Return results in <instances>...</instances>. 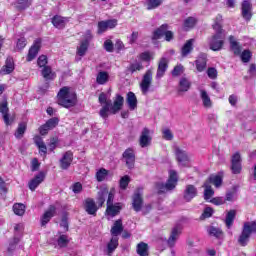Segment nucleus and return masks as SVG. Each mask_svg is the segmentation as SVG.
<instances>
[{
	"label": "nucleus",
	"mask_w": 256,
	"mask_h": 256,
	"mask_svg": "<svg viewBox=\"0 0 256 256\" xmlns=\"http://www.w3.org/2000/svg\"><path fill=\"white\" fill-rule=\"evenodd\" d=\"M212 27L216 33L209 38V47L212 51H221L223 49V45H225V34H223V28L219 23H215Z\"/></svg>",
	"instance_id": "obj_1"
},
{
	"label": "nucleus",
	"mask_w": 256,
	"mask_h": 256,
	"mask_svg": "<svg viewBox=\"0 0 256 256\" xmlns=\"http://www.w3.org/2000/svg\"><path fill=\"white\" fill-rule=\"evenodd\" d=\"M58 105L69 109V107H75L77 105V94L70 92L69 87L65 86L58 92Z\"/></svg>",
	"instance_id": "obj_2"
},
{
	"label": "nucleus",
	"mask_w": 256,
	"mask_h": 256,
	"mask_svg": "<svg viewBox=\"0 0 256 256\" xmlns=\"http://www.w3.org/2000/svg\"><path fill=\"white\" fill-rule=\"evenodd\" d=\"M179 183V175L175 170L168 171V180L166 183L161 185V193L162 195H167V193H173L177 188Z\"/></svg>",
	"instance_id": "obj_3"
},
{
	"label": "nucleus",
	"mask_w": 256,
	"mask_h": 256,
	"mask_svg": "<svg viewBox=\"0 0 256 256\" xmlns=\"http://www.w3.org/2000/svg\"><path fill=\"white\" fill-rule=\"evenodd\" d=\"M182 231L183 229L179 225H176L172 228L169 238L164 241L169 249H173V247H175L177 240L181 236Z\"/></svg>",
	"instance_id": "obj_4"
},
{
	"label": "nucleus",
	"mask_w": 256,
	"mask_h": 256,
	"mask_svg": "<svg viewBox=\"0 0 256 256\" xmlns=\"http://www.w3.org/2000/svg\"><path fill=\"white\" fill-rule=\"evenodd\" d=\"M132 207L136 213L143 209V188H138L132 197Z\"/></svg>",
	"instance_id": "obj_5"
},
{
	"label": "nucleus",
	"mask_w": 256,
	"mask_h": 256,
	"mask_svg": "<svg viewBox=\"0 0 256 256\" xmlns=\"http://www.w3.org/2000/svg\"><path fill=\"white\" fill-rule=\"evenodd\" d=\"M241 153L239 152H235L233 155H232V158H231V166H230V169L233 173V175H239L243 169V166L241 165Z\"/></svg>",
	"instance_id": "obj_6"
},
{
	"label": "nucleus",
	"mask_w": 256,
	"mask_h": 256,
	"mask_svg": "<svg viewBox=\"0 0 256 256\" xmlns=\"http://www.w3.org/2000/svg\"><path fill=\"white\" fill-rule=\"evenodd\" d=\"M199 194L197 187L193 184H187L183 191V199L186 203H191L195 197Z\"/></svg>",
	"instance_id": "obj_7"
},
{
	"label": "nucleus",
	"mask_w": 256,
	"mask_h": 256,
	"mask_svg": "<svg viewBox=\"0 0 256 256\" xmlns=\"http://www.w3.org/2000/svg\"><path fill=\"white\" fill-rule=\"evenodd\" d=\"M174 152L179 165L181 167H189V162L191 160L189 159V155H187V152L179 147H175Z\"/></svg>",
	"instance_id": "obj_8"
},
{
	"label": "nucleus",
	"mask_w": 256,
	"mask_h": 256,
	"mask_svg": "<svg viewBox=\"0 0 256 256\" xmlns=\"http://www.w3.org/2000/svg\"><path fill=\"white\" fill-rule=\"evenodd\" d=\"M122 158L124 159L128 169H133V167H135V150H133V148H127L123 152Z\"/></svg>",
	"instance_id": "obj_9"
},
{
	"label": "nucleus",
	"mask_w": 256,
	"mask_h": 256,
	"mask_svg": "<svg viewBox=\"0 0 256 256\" xmlns=\"http://www.w3.org/2000/svg\"><path fill=\"white\" fill-rule=\"evenodd\" d=\"M242 17L245 21H251V17H253V4L251 1L244 0L241 4Z\"/></svg>",
	"instance_id": "obj_10"
},
{
	"label": "nucleus",
	"mask_w": 256,
	"mask_h": 256,
	"mask_svg": "<svg viewBox=\"0 0 256 256\" xmlns=\"http://www.w3.org/2000/svg\"><path fill=\"white\" fill-rule=\"evenodd\" d=\"M151 81H153V72L147 70L144 74L142 82L140 83V89L144 95H147L149 87H151Z\"/></svg>",
	"instance_id": "obj_11"
},
{
	"label": "nucleus",
	"mask_w": 256,
	"mask_h": 256,
	"mask_svg": "<svg viewBox=\"0 0 256 256\" xmlns=\"http://www.w3.org/2000/svg\"><path fill=\"white\" fill-rule=\"evenodd\" d=\"M117 27V20H105L98 22V35H102V33H105L107 29H115Z\"/></svg>",
	"instance_id": "obj_12"
},
{
	"label": "nucleus",
	"mask_w": 256,
	"mask_h": 256,
	"mask_svg": "<svg viewBox=\"0 0 256 256\" xmlns=\"http://www.w3.org/2000/svg\"><path fill=\"white\" fill-rule=\"evenodd\" d=\"M55 213H57V208L54 205H50L47 211L41 217V225L45 227L53 217H55Z\"/></svg>",
	"instance_id": "obj_13"
},
{
	"label": "nucleus",
	"mask_w": 256,
	"mask_h": 256,
	"mask_svg": "<svg viewBox=\"0 0 256 256\" xmlns=\"http://www.w3.org/2000/svg\"><path fill=\"white\" fill-rule=\"evenodd\" d=\"M73 163V152L67 151L63 154L62 158L60 159V169H63L66 171V169H69L71 167V164Z\"/></svg>",
	"instance_id": "obj_14"
},
{
	"label": "nucleus",
	"mask_w": 256,
	"mask_h": 256,
	"mask_svg": "<svg viewBox=\"0 0 256 256\" xmlns=\"http://www.w3.org/2000/svg\"><path fill=\"white\" fill-rule=\"evenodd\" d=\"M40 49H41V39H36L32 47L29 49L27 61H33V59L37 57Z\"/></svg>",
	"instance_id": "obj_15"
},
{
	"label": "nucleus",
	"mask_w": 256,
	"mask_h": 256,
	"mask_svg": "<svg viewBox=\"0 0 256 256\" xmlns=\"http://www.w3.org/2000/svg\"><path fill=\"white\" fill-rule=\"evenodd\" d=\"M124 102L125 99L123 98V96L117 94L113 105L110 106V113H112V115L119 113V111H121V108L123 107Z\"/></svg>",
	"instance_id": "obj_16"
},
{
	"label": "nucleus",
	"mask_w": 256,
	"mask_h": 256,
	"mask_svg": "<svg viewBox=\"0 0 256 256\" xmlns=\"http://www.w3.org/2000/svg\"><path fill=\"white\" fill-rule=\"evenodd\" d=\"M43 181H45V173L40 172L29 182V189L35 191Z\"/></svg>",
	"instance_id": "obj_17"
},
{
	"label": "nucleus",
	"mask_w": 256,
	"mask_h": 256,
	"mask_svg": "<svg viewBox=\"0 0 256 256\" xmlns=\"http://www.w3.org/2000/svg\"><path fill=\"white\" fill-rule=\"evenodd\" d=\"M67 23H69L68 17L56 15L52 18V24L56 29H65V25H67Z\"/></svg>",
	"instance_id": "obj_18"
},
{
	"label": "nucleus",
	"mask_w": 256,
	"mask_h": 256,
	"mask_svg": "<svg viewBox=\"0 0 256 256\" xmlns=\"http://www.w3.org/2000/svg\"><path fill=\"white\" fill-rule=\"evenodd\" d=\"M84 209L88 215H95V213H97V205L95 204V200H93V198H87L84 201Z\"/></svg>",
	"instance_id": "obj_19"
},
{
	"label": "nucleus",
	"mask_w": 256,
	"mask_h": 256,
	"mask_svg": "<svg viewBox=\"0 0 256 256\" xmlns=\"http://www.w3.org/2000/svg\"><path fill=\"white\" fill-rule=\"evenodd\" d=\"M15 71V64L13 62V58L8 57L6 59V64L0 70L1 75H9Z\"/></svg>",
	"instance_id": "obj_20"
},
{
	"label": "nucleus",
	"mask_w": 256,
	"mask_h": 256,
	"mask_svg": "<svg viewBox=\"0 0 256 256\" xmlns=\"http://www.w3.org/2000/svg\"><path fill=\"white\" fill-rule=\"evenodd\" d=\"M140 147L145 148L151 145V136H149V129L144 128L140 136Z\"/></svg>",
	"instance_id": "obj_21"
},
{
	"label": "nucleus",
	"mask_w": 256,
	"mask_h": 256,
	"mask_svg": "<svg viewBox=\"0 0 256 256\" xmlns=\"http://www.w3.org/2000/svg\"><path fill=\"white\" fill-rule=\"evenodd\" d=\"M189 89H191V81H189V79H187L186 77H182L178 85V95H181L182 93H187Z\"/></svg>",
	"instance_id": "obj_22"
},
{
	"label": "nucleus",
	"mask_w": 256,
	"mask_h": 256,
	"mask_svg": "<svg viewBox=\"0 0 256 256\" xmlns=\"http://www.w3.org/2000/svg\"><path fill=\"white\" fill-rule=\"evenodd\" d=\"M89 49V41L85 40L80 43V46L77 48L76 61H81V57H85V53Z\"/></svg>",
	"instance_id": "obj_23"
},
{
	"label": "nucleus",
	"mask_w": 256,
	"mask_h": 256,
	"mask_svg": "<svg viewBox=\"0 0 256 256\" xmlns=\"http://www.w3.org/2000/svg\"><path fill=\"white\" fill-rule=\"evenodd\" d=\"M122 231H123V220L118 219L114 222V224L110 230V233L114 237H119V235H121Z\"/></svg>",
	"instance_id": "obj_24"
},
{
	"label": "nucleus",
	"mask_w": 256,
	"mask_h": 256,
	"mask_svg": "<svg viewBox=\"0 0 256 256\" xmlns=\"http://www.w3.org/2000/svg\"><path fill=\"white\" fill-rule=\"evenodd\" d=\"M7 105V100H4L0 104V113L3 115L4 123L6 125H11V120H9V107Z\"/></svg>",
	"instance_id": "obj_25"
},
{
	"label": "nucleus",
	"mask_w": 256,
	"mask_h": 256,
	"mask_svg": "<svg viewBox=\"0 0 256 256\" xmlns=\"http://www.w3.org/2000/svg\"><path fill=\"white\" fill-rule=\"evenodd\" d=\"M249 237H251V235L249 234L248 226L243 227L238 238L239 245H241V247H246L247 243H249Z\"/></svg>",
	"instance_id": "obj_26"
},
{
	"label": "nucleus",
	"mask_w": 256,
	"mask_h": 256,
	"mask_svg": "<svg viewBox=\"0 0 256 256\" xmlns=\"http://www.w3.org/2000/svg\"><path fill=\"white\" fill-rule=\"evenodd\" d=\"M126 103L130 109V111H135L137 109V96H135V93L128 92L126 96Z\"/></svg>",
	"instance_id": "obj_27"
},
{
	"label": "nucleus",
	"mask_w": 256,
	"mask_h": 256,
	"mask_svg": "<svg viewBox=\"0 0 256 256\" xmlns=\"http://www.w3.org/2000/svg\"><path fill=\"white\" fill-rule=\"evenodd\" d=\"M200 99H202L203 107L206 109H211L213 107V102L211 101V97L205 90H200Z\"/></svg>",
	"instance_id": "obj_28"
},
{
	"label": "nucleus",
	"mask_w": 256,
	"mask_h": 256,
	"mask_svg": "<svg viewBox=\"0 0 256 256\" xmlns=\"http://www.w3.org/2000/svg\"><path fill=\"white\" fill-rule=\"evenodd\" d=\"M34 142L39 149V153L44 156L47 155V145L43 142V138H41V136H36Z\"/></svg>",
	"instance_id": "obj_29"
},
{
	"label": "nucleus",
	"mask_w": 256,
	"mask_h": 256,
	"mask_svg": "<svg viewBox=\"0 0 256 256\" xmlns=\"http://www.w3.org/2000/svg\"><path fill=\"white\" fill-rule=\"evenodd\" d=\"M117 247H119V238L113 236L107 244V255H113Z\"/></svg>",
	"instance_id": "obj_30"
},
{
	"label": "nucleus",
	"mask_w": 256,
	"mask_h": 256,
	"mask_svg": "<svg viewBox=\"0 0 256 256\" xmlns=\"http://www.w3.org/2000/svg\"><path fill=\"white\" fill-rule=\"evenodd\" d=\"M136 253L139 256H149V245L145 242H140L137 244Z\"/></svg>",
	"instance_id": "obj_31"
},
{
	"label": "nucleus",
	"mask_w": 256,
	"mask_h": 256,
	"mask_svg": "<svg viewBox=\"0 0 256 256\" xmlns=\"http://www.w3.org/2000/svg\"><path fill=\"white\" fill-rule=\"evenodd\" d=\"M193 43H195V39H189L184 46L182 47L181 53L182 57H187L189 53L193 51Z\"/></svg>",
	"instance_id": "obj_32"
},
{
	"label": "nucleus",
	"mask_w": 256,
	"mask_h": 256,
	"mask_svg": "<svg viewBox=\"0 0 256 256\" xmlns=\"http://www.w3.org/2000/svg\"><path fill=\"white\" fill-rule=\"evenodd\" d=\"M236 215H237V211L235 210H229L227 212L225 224L228 229H231V227H233V221H235Z\"/></svg>",
	"instance_id": "obj_33"
},
{
	"label": "nucleus",
	"mask_w": 256,
	"mask_h": 256,
	"mask_svg": "<svg viewBox=\"0 0 256 256\" xmlns=\"http://www.w3.org/2000/svg\"><path fill=\"white\" fill-rule=\"evenodd\" d=\"M230 49L234 53V55H241V45L238 44L237 41H235V37L230 36Z\"/></svg>",
	"instance_id": "obj_34"
},
{
	"label": "nucleus",
	"mask_w": 256,
	"mask_h": 256,
	"mask_svg": "<svg viewBox=\"0 0 256 256\" xmlns=\"http://www.w3.org/2000/svg\"><path fill=\"white\" fill-rule=\"evenodd\" d=\"M196 68L200 73L207 68V56L203 55L196 60Z\"/></svg>",
	"instance_id": "obj_35"
},
{
	"label": "nucleus",
	"mask_w": 256,
	"mask_h": 256,
	"mask_svg": "<svg viewBox=\"0 0 256 256\" xmlns=\"http://www.w3.org/2000/svg\"><path fill=\"white\" fill-rule=\"evenodd\" d=\"M205 188L204 190V199L205 201H209L213 195H215V191H213V188H211V184H209V181H206L203 185Z\"/></svg>",
	"instance_id": "obj_36"
},
{
	"label": "nucleus",
	"mask_w": 256,
	"mask_h": 256,
	"mask_svg": "<svg viewBox=\"0 0 256 256\" xmlns=\"http://www.w3.org/2000/svg\"><path fill=\"white\" fill-rule=\"evenodd\" d=\"M161 37H164L165 41H173V32L167 30V24L161 26Z\"/></svg>",
	"instance_id": "obj_37"
},
{
	"label": "nucleus",
	"mask_w": 256,
	"mask_h": 256,
	"mask_svg": "<svg viewBox=\"0 0 256 256\" xmlns=\"http://www.w3.org/2000/svg\"><path fill=\"white\" fill-rule=\"evenodd\" d=\"M109 81V73L101 71L96 77V82L98 85H105Z\"/></svg>",
	"instance_id": "obj_38"
},
{
	"label": "nucleus",
	"mask_w": 256,
	"mask_h": 256,
	"mask_svg": "<svg viewBox=\"0 0 256 256\" xmlns=\"http://www.w3.org/2000/svg\"><path fill=\"white\" fill-rule=\"evenodd\" d=\"M119 211H121V205L120 204H111L107 206V213L108 215H111L112 217H115V215L119 214Z\"/></svg>",
	"instance_id": "obj_39"
},
{
	"label": "nucleus",
	"mask_w": 256,
	"mask_h": 256,
	"mask_svg": "<svg viewBox=\"0 0 256 256\" xmlns=\"http://www.w3.org/2000/svg\"><path fill=\"white\" fill-rule=\"evenodd\" d=\"M25 131H27V124H25V122H22L18 125V128L15 132L16 139L23 138V135H25Z\"/></svg>",
	"instance_id": "obj_40"
},
{
	"label": "nucleus",
	"mask_w": 256,
	"mask_h": 256,
	"mask_svg": "<svg viewBox=\"0 0 256 256\" xmlns=\"http://www.w3.org/2000/svg\"><path fill=\"white\" fill-rule=\"evenodd\" d=\"M144 5L148 11H152L161 5V0H146Z\"/></svg>",
	"instance_id": "obj_41"
},
{
	"label": "nucleus",
	"mask_w": 256,
	"mask_h": 256,
	"mask_svg": "<svg viewBox=\"0 0 256 256\" xmlns=\"http://www.w3.org/2000/svg\"><path fill=\"white\" fill-rule=\"evenodd\" d=\"M32 0H18L16 2V8H18L19 11H25V9H28V7H31Z\"/></svg>",
	"instance_id": "obj_42"
},
{
	"label": "nucleus",
	"mask_w": 256,
	"mask_h": 256,
	"mask_svg": "<svg viewBox=\"0 0 256 256\" xmlns=\"http://www.w3.org/2000/svg\"><path fill=\"white\" fill-rule=\"evenodd\" d=\"M107 195H109V190L107 189H102L98 192V205L99 207H103L104 203H105V197H107Z\"/></svg>",
	"instance_id": "obj_43"
},
{
	"label": "nucleus",
	"mask_w": 256,
	"mask_h": 256,
	"mask_svg": "<svg viewBox=\"0 0 256 256\" xmlns=\"http://www.w3.org/2000/svg\"><path fill=\"white\" fill-rule=\"evenodd\" d=\"M206 181H208L209 185L212 183L215 187H219L223 183V179L219 175H212Z\"/></svg>",
	"instance_id": "obj_44"
},
{
	"label": "nucleus",
	"mask_w": 256,
	"mask_h": 256,
	"mask_svg": "<svg viewBox=\"0 0 256 256\" xmlns=\"http://www.w3.org/2000/svg\"><path fill=\"white\" fill-rule=\"evenodd\" d=\"M13 211L15 215H18L19 217L25 215V205L21 203H16L13 205Z\"/></svg>",
	"instance_id": "obj_45"
},
{
	"label": "nucleus",
	"mask_w": 256,
	"mask_h": 256,
	"mask_svg": "<svg viewBox=\"0 0 256 256\" xmlns=\"http://www.w3.org/2000/svg\"><path fill=\"white\" fill-rule=\"evenodd\" d=\"M109 175V171L105 168H101L99 171L96 172V179L99 183L105 181L106 177Z\"/></svg>",
	"instance_id": "obj_46"
},
{
	"label": "nucleus",
	"mask_w": 256,
	"mask_h": 256,
	"mask_svg": "<svg viewBox=\"0 0 256 256\" xmlns=\"http://www.w3.org/2000/svg\"><path fill=\"white\" fill-rule=\"evenodd\" d=\"M208 233H209V235H211V237H216L217 239H219V237H221V235H223V231L214 226H210L208 228Z\"/></svg>",
	"instance_id": "obj_47"
},
{
	"label": "nucleus",
	"mask_w": 256,
	"mask_h": 256,
	"mask_svg": "<svg viewBox=\"0 0 256 256\" xmlns=\"http://www.w3.org/2000/svg\"><path fill=\"white\" fill-rule=\"evenodd\" d=\"M159 39H161V28H157L152 32L151 41L153 45H159Z\"/></svg>",
	"instance_id": "obj_48"
},
{
	"label": "nucleus",
	"mask_w": 256,
	"mask_h": 256,
	"mask_svg": "<svg viewBox=\"0 0 256 256\" xmlns=\"http://www.w3.org/2000/svg\"><path fill=\"white\" fill-rule=\"evenodd\" d=\"M129 183H131V177H129V175L123 176L119 182L120 189L125 191V189H127V187L129 186Z\"/></svg>",
	"instance_id": "obj_49"
},
{
	"label": "nucleus",
	"mask_w": 256,
	"mask_h": 256,
	"mask_svg": "<svg viewBox=\"0 0 256 256\" xmlns=\"http://www.w3.org/2000/svg\"><path fill=\"white\" fill-rule=\"evenodd\" d=\"M162 137H163V139H165V141H173L175 136L173 134V131H171V129L165 128L162 131Z\"/></svg>",
	"instance_id": "obj_50"
},
{
	"label": "nucleus",
	"mask_w": 256,
	"mask_h": 256,
	"mask_svg": "<svg viewBox=\"0 0 256 256\" xmlns=\"http://www.w3.org/2000/svg\"><path fill=\"white\" fill-rule=\"evenodd\" d=\"M45 124H46V127H48V129L53 130L55 129V127H57V125H59V118L57 117L50 118Z\"/></svg>",
	"instance_id": "obj_51"
},
{
	"label": "nucleus",
	"mask_w": 256,
	"mask_h": 256,
	"mask_svg": "<svg viewBox=\"0 0 256 256\" xmlns=\"http://www.w3.org/2000/svg\"><path fill=\"white\" fill-rule=\"evenodd\" d=\"M214 210L211 207H206L200 216V219L203 221L205 219H209V217H213Z\"/></svg>",
	"instance_id": "obj_52"
},
{
	"label": "nucleus",
	"mask_w": 256,
	"mask_h": 256,
	"mask_svg": "<svg viewBox=\"0 0 256 256\" xmlns=\"http://www.w3.org/2000/svg\"><path fill=\"white\" fill-rule=\"evenodd\" d=\"M109 111H111L110 103H108L107 105H104L101 108L100 117H102V119H107V117H109Z\"/></svg>",
	"instance_id": "obj_53"
},
{
	"label": "nucleus",
	"mask_w": 256,
	"mask_h": 256,
	"mask_svg": "<svg viewBox=\"0 0 256 256\" xmlns=\"http://www.w3.org/2000/svg\"><path fill=\"white\" fill-rule=\"evenodd\" d=\"M197 23V19H195L194 17H188L185 21H184V27L186 29H193V27H195V24Z\"/></svg>",
	"instance_id": "obj_54"
},
{
	"label": "nucleus",
	"mask_w": 256,
	"mask_h": 256,
	"mask_svg": "<svg viewBox=\"0 0 256 256\" xmlns=\"http://www.w3.org/2000/svg\"><path fill=\"white\" fill-rule=\"evenodd\" d=\"M143 69V65L139 62L132 63L128 66V71L130 73H135V71H141Z\"/></svg>",
	"instance_id": "obj_55"
},
{
	"label": "nucleus",
	"mask_w": 256,
	"mask_h": 256,
	"mask_svg": "<svg viewBox=\"0 0 256 256\" xmlns=\"http://www.w3.org/2000/svg\"><path fill=\"white\" fill-rule=\"evenodd\" d=\"M42 77H44V79H53L51 67L44 66V68L42 69Z\"/></svg>",
	"instance_id": "obj_56"
},
{
	"label": "nucleus",
	"mask_w": 256,
	"mask_h": 256,
	"mask_svg": "<svg viewBox=\"0 0 256 256\" xmlns=\"http://www.w3.org/2000/svg\"><path fill=\"white\" fill-rule=\"evenodd\" d=\"M248 227V234L256 233V221L245 222L243 227Z\"/></svg>",
	"instance_id": "obj_57"
},
{
	"label": "nucleus",
	"mask_w": 256,
	"mask_h": 256,
	"mask_svg": "<svg viewBox=\"0 0 256 256\" xmlns=\"http://www.w3.org/2000/svg\"><path fill=\"white\" fill-rule=\"evenodd\" d=\"M59 247H67L69 243V238H67V235H60L57 241Z\"/></svg>",
	"instance_id": "obj_58"
},
{
	"label": "nucleus",
	"mask_w": 256,
	"mask_h": 256,
	"mask_svg": "<svg viewBox=\"0 0 256 256\" xmlns=\"http://www.w3.org/2000/svg\"><path fill=\"white\" fill-rule=\"evenodd\" d=\"M241 59L243 63H249V61H251V51L244 50L241 54Z\"/></svg>",
	"instance_id": "obj_59"
},
{
	"label": "nucleus",
	"mask_w": 256,
	"mask_h": 256,
	"mask_svg": "<svg viewBox=\"0 0 256 256\" xmlns=\"http://www.w3.org/2000/svg\"><path fill=\"white\" fill-rule=\"evenodd\" d=\"M98 101L101 105H107L108 103H110L111 106V100H107V94H105L104 92L100 93Z\"/></svg>",
	"instance_id": "obj_60"
},
{
	"label": "nucleus",
	"mask_w": 256,
	"mask_h": 256,
	"mask_svg": "<svg viewBox=\"0 0 256 256\" xmlns=\"http://www.w3.org/2000/svg\"><path fill=\"white\" fill-rule=\"evenodd\" d=\"M72 191L73 193H75L76 195L81 193V191H83V185L81 184V182H76L72 185Z\"/></svg>",
	"instance_id": "obj_61"
},
{
	"label": "nucleus",
	"mask_w": 256,
	"mask_h": 256,
	"mask_svg": "<svg viewBox=\"0 0 256 256\" xmlns=\"http://www.w3.org/2000/svg\"><path fill=\"white\" fill-rule=\"evenodd\" d=\"M183 66L182 65H177L173 71H172V75L173 77H179V75H183Z\"/></svg>",
	"instance_id": "obj_62"
},
{
	"label": "nucleus",
	"mask_w": 256,
	"mask_h": 256,
	"mask_svg": "<svg viewBox=\"0 0 256 256\" xmlns=\"http://www.w3.org/2000/svg\"><path fill=\"white\" fill-rule=\"evenodd\" d=\"M207 75L209 79H217V69L211 67L207 70Z\"/></svg>",
	"instance_id": "obj_63"
},
{
	"label": "nucleus",
	"mask_w": 256,
	"mask_h": 256,
	"mask_svg": "<svg viewBox=\"0 0 256 256\" xmlns=\"http://www.w3.org/2000/svg\"><path fill=\"white\" fill-rule=\"evenodd\" d=\"M38 67H47V56L41 55L38 58Z\"/></svg>",
	"instance_id": "obj_64"
}]
</instances>
